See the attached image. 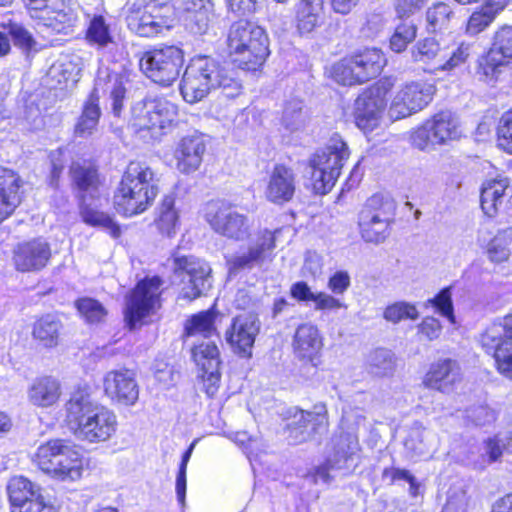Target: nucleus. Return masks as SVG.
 Wrapping results in <instances>:
<instances>
[{
	"label": "nucleus",
	"instance_id": "obj_20",
	"mask_svg": "<svg viewBox=\"0 0 512 512\" xmlns=\"http://www.w3.org/2000/svg\"><path fill=\"white\" fill-rule=\"evenodd\" d=\"M105 394L119 404L131 406L139 397L135 375L128 369L112 370L103 379Z\"/></svg>",
	"mask_w": 512,
	"mask_h": 512
},
{
	"label": "nucleus",
	"instance_id": "obj_21",
	"mask_svg": "<svg viewBox=\"0 0 512 512\" xmlns=\"http://www.w3.org/2000/svg\"><path fill=\"white\" fill-rule=\"evenodd\" d=\"M396 211L395 201L388 195L374 194L368 198L358 214V226L381 224L391 227Z\"/></svg>",
	"mask_w": 512,
	"mask_h": 512
},
{
	"label": "nucleus",
	"instance_id": "obj_46",
	"mask_svg": "<svg viewBox=\"0 0 512 512\" xmlns=\"http://www.w3.org/2000/svg\"><path fill=\"white\" fill-rule=\"evenodd\" d=\"M100 117V108L93 97L86 102L82 115L80 116L76 126L75 134L79 137L86 138L93 134L96 130Z\"/></svg>",
	"mask_w": 512,
	"mask_h": 512
},
{
	"label": "nucleus",
	"instance_id": "obj_50",
	"mask_svg": "<svg viewBox=\"0 0 512 512\" xmlns=\"http://www.w3.org/2000/svg\"><path fill=\"white\" fill-rule=\"evenodd\" d=\"M305 123L306 115L303 111L302 101L292 99L286 102L282 115V124L285 129L290 132H297L304 128Z\"/></svg>",
	"mask_w": 512,
	"mask_h": 512
},
{
	"label": "nucleus",
	"instance_id": "obj_15",
	"mask_svg": "<svg viewBox=\"0 0 512 512\" xmlns=\"http://www.w3.org/2000/svg\"><path fill=\"white\" fill-rule=\"evenodd\" d=\"M177 119V107L166 99H154L145 103L143 114L137 118L140 131L151 132V138L158 139L167 133Z\"/></svg>",
	"mask_w": 512,
	"mask_h": 512
},
{
	"label": "nucleus",
	"instance_id": "obj_31",
	"mask_svg": "<svg viewBox=\"0 0 512 512\" xmlns=\"http://www.w3.org/2000/svg\"><path fill=\"white\" fill-rule=\"evenodd\" d=\"M81 67L74 59L64 56L55 61L48 69L45 76V83L51 89L67 87L69 83L74 84L79 79Z\"/></svg>",
	"mask_w": 512,
	"mask_h": 512
},
{
	"label": "nucleus",
	"instance_id": "obj_58",
	"mask_svg": "<svg viewBox=\"0 0 512 512\" xmlns=\"http://www.w3.org/2000/svg\"><path fill=\"white\" fill-rule=\"evenodd\" d=\"M214 5H208L202 11L193 12L187 15L186 27L193 34H205L213 18Z\"/></svg>",
	"mask_w": 512,
	"mask_h": 512
},
{
	"label": "nucleus",
	"instance_id": "obj_45",
	"mask_svg": "<svg viewBox=\"0 0 512 512\" xmlns=\"http://www.w3.org/2000/svg\"><path fill=\"white\" fill-rule=\"evenodd\" d=\"M192 357L197 366L201 368V371H208L209 369L219 368V350L216 344L212 341L202 342L195 345L192 349Z\"/></svg>",
	"mask_w": 512,
	"mask_h": 512
},
{
	"label": "nucleus",
	"instance_id": "obj_55",
	"mask_svg": "<svg viewBox=\"0 0 512 512\" xmlns=\"http://www.w3.org/2000/svg\"><path fill=\"white\" fill-rule=\"evenodd\" d=\"M86 37L88 41L99 46H106L112 41L109 25L101 15H95L89 22Z\"/></svg>",
	"mask_w": 512,
	"mask_h": 512
},
{
	"label": "nucleus",
	"instance_id": "obj_28",
	"mask_svg": "<svg viewBox=\"0 0 512 512\" xmlns=\"http://www.w3.org/2000/svg\"><path fill=\"white\" fill-rule=\"evenodd\" d=\"M116 425L114 412L103 406L92 421L84 424L77 437L89 442L106 441L115 432Z\"/></svg>",
	"mask_w": 512,
	"mask_h": 512
},
{
	"label": "nucleus",
	"instance_id": "obj_24",
	"mask_svg": "<svg viewBox=\"0 0 512 512\" xmlns=\"http://www.w3.org/2000/svg\"><path fill=\"white\" fill-rule=\"evenodd\" d=\"M296 189V175L294 171L282 164L274 166L270 173L265 190L266 198L275 204L290 201Z\"/></svg>",
	"mask_w": 512,
	"mask_h": 512
},
{
	"label": "nucleus",
	"instance_id": "obj_4",
	"mask_svg": "<svg viewBox=\"0 0 512 512\" xmlns=\"http://www.w3.org/2000/svg\"><path fill=\"white\" fill-rule=\"evenodd\" d=\"M349 154L347 144L338 134H334L323 148L311 155L308 168L316 194L325 195L331 191Z\"/></svg>",
	"mask_w": 512,
	"mask_h": 512
},
{
	"label": "nucleus",
	"instance_id": "obj_5",
	"mask_svg": "<svg viewBox=\"0 0 512 512\" xmlns=\"http://www.w3.org/2000/svg\"><path fill=\"white\" fill-rule=\"evenodd\" d=\"M175 19V6L162 0H137L129 6L126 16L129 30L146 38L169 31Z\"/></svg>",
	"mask_w": 512,
	"mask_h": 512
},
{
	"label": "nucleus",
	"instance_id": "obj_51",
	"mask_svg": "<svg viewBox=\"0 0 512 512\" xmlns=\"http://www.w3.org/2000/svg\"><path fill=\"white\" fill-rule=\"evenodd\" d=\"M214 320L215 313L212 310L203 311L192 316L185 326L187 335L210 337L216 331Z\"/></svg>",
	"mask_w": 512,
	"mask_h": 512
},
{
	"label": "nucleus",
	"instance_id": "obj_61",
	"mask_svg": "<svg viewBox=\"0 0 512 512\" xmlns=\"http://www.w3.org/2000/svg\"><path fill=\"white\" fill-rule=\"evenodd\" d=\"M332 73L334 79L342 85L363 83L358 77V73L356 72V68H354V63L351 57L345 58L336 63L333 66Z\"/></svg>",
	"mask_w": 512,
	"mask_h": 512
},
{
	"label": "nucleus",
	"instance_id": "obj_25",
	"mask_svg": "<svg viewBox=\"0 0 512 512\" xmlns=\"http://www.w3.org/2000/svg\"><path fill=\"white\" fill-rule=\"evenodd\" d=\"M36 20L55 33L68 35L74 32L79 22V16L74 8L66 5L62 0H58Z\"/></svg>",
	"mask_w": 512,
	"mask_h": 512
},
{
	"label": "nucleus",
	"instance_id": "obj_12",
	"mask_svg": "<svg viewBox=\"0 0 512 512\" xmlns=\"http://www.w3.org/2000/svg\"><path fill=\"white\" fill-rule=\"evenodd\" d=\"M161 285L159 277L147 278L140 281L127 296L125 320L130 329L159 306Z\"/></svg>",
	"mask_w": 512,
	"mask_h": 512
},
{
	"label": "nucleus",
	"instance_id": "obj_39",
	"mask_svg": "<svg viewBox=\"0 0 512 512\" xmlns=\"http://www.w3.org/2000/svg\"><path fill=\"white\" fill-rule=\"evenodd\" d=\"M434 142L446 143L449 140L458 139L461 135L458 118L450 111H441L429 120Z\"/></svg>",
	"mask_w": 512,
	"mask_h": 512
},
{
	"label": "nucleus",
	"instance_id": "obj_54",
	"mask_svg": "<svg viewBox=\"0 0 512 512\" xmlns=\"http://www.w3.org/2000/svg\"><path fill=\"white\" fill-rule=\"evenodd\" d=\"M402 20L390 39V47L397 53L404 51L408 44L414 41L417 34V27L412 20Z\"/></svg>",
	"mask_w": 512,
	"mask_h": 512
},
{
	"label": "nucleus",
	"instance_id": "obj_47",
	"mask_svg": "<svg viewBox=\"0 0 512 512\" xmlns=\"http://www.w3.org/2000/svg\"><path fill=\"white\" fill-rule=\"evenodd\" d=\"M512 227L499 231L487 246L488 258L495 263L506 261L510 256Z\"/></svg>",
	"mask_w": 512,
	"mask_h": 512
},
{
	"label": "nucleus",
	"instance_id": "obj_34",
	"mask_svg": "<svg viewBox=\"0 0 512 512\" xmlns=\"http://www.w3.org/2000/svg\"><path fill=\"white\" fill-rule=\"evenodd\" d=\"M507 179H494L484 183L481 190V208L488 217H494L507 199Z\"/></svg>",
	"mask_w": 512,
	"mask_h": 512
},
{
	"label": "nucleus",
	"instance_id": "obj_40",
	"mask_svg": "<svg viewBox=\"0 0 512 512\" xmlns=\"http://www.w3.org/2000/svg\"><path fill=\"white\" fill-rule=\"evenodd\" d=\"M412 59L425 65H431L429 71L441 70L444 48L433 38L418 41L411 50Z\"/></svg>",
	"mask_w": 512,
	"mask_h": 512
},
{
	"label": "nucleus",
	"instance_id": "obj_53",
	"mask_svg": "<svg viewBox=\"0 0 512 512\" xmlns=\"http://www.w3.org/2000/svg\"><path fill=\"white\" fill-rule=\"evenodd\" d=\"M467 504V485L463 480H457L447 491V499L442 512H467Z\"/></svg>",
	"mask_w": 512,
	"mask_h": 512
},
{
	"label": "nucleus",
	"instance_id": "obj_30",
	"mask_svg": "<svg viewBox=\"0 0 512 512\" xmlns=\"http://www.w3.org/2000/svg\"><path fill=\"white\" fill-rule=\"evenodd\" d=\"M324 0H301L296 11V27L301 35L312 33L324 24Z\"/></svg>",
	"mask_w": 512,
	"mask_h": 512
},
{
	"label": "nucleus",
	"instance_id": "obj_16",
	"mask_svg": "<svg viewBox=\"0 0 512 512\" xmlns=\"http://www.w3.org/2000/svg\"><path fill=\"white\" fill-rule=\"evenodd\" d=\"M207 221L216 233L235 241L247 239L253 224L247 215L226 206L219 207L214 213H208Z\"/></svg>",
	"mask_w": 512,
	"mask_h": 512
},
{
	"label": "nucleus",
	"instance_id": "obj_29",
	"mask_svg": "<svg viewBox=\"0 0 512 512\" xmlns=\"http://www.w3.org/2000/svg\"><path fill=\"white\" fill-rule=\"evenodd\" d=\"M61 395L60 382L51 376L36 378L27 390V399L33 406L48 408L59 400Z\"/></svg>",
	"mask_w": 512,
	"mask_h": 512
},
{
	"label": "nucleus",
	"instance_id": "obj_1",
	"mask_svg": "<svg viewBox=\"0 0 512 512\" xmlns=\"http://www.w3.org/2000/svg\"><path fill=\"white\" fill-rule=\"evenodd\" d=\"M221 89L227 98L241 93L242 85L233 72L223 67L209 56L192 58L183 73L180 92L188 103H196L205 98L212 90Z\"/></svg>",
	"mask_w": 512,
	"mask_h": 512
},
{
	"label": "nucleus",
	"instance_id": "obj_64",
	"mask_svg": "<svg viewBox=\"0 0 512 512\" xmlns=\"http://www.w3.org/2000/svg\"><path fill=\"white\" fill-rule=\"evenodd\" d=\"M11 512H57L54 505L46 499L41 491L29 500L20 503L19 506L11 509Z\"/></svg>",
	"mask_w": 512,
	"mask_h": 512
},
{
	"label": "nucleus",
	"instance_id": "obj_49",
	"mask_svg": "<svg viewBox=\"0 0 512 512\" xmlns=\"http://www.w3.org/2000/svg\"><path fill=\"white\" fill-rule=\"evenodd\" d=\"M507 63L502 56H498L492 51L479 58L476 73L480 80L491 83L497 80L501 73V67Z\"/></svg>",
	"mask_w": 512,
	"mask_h": 512
},
{
	"label": "nucleus",
	"instance_id": "obj_59",
	"mask_svg": "<svg viewBox=\"0 0 512 512\" xmlns=\"http://www.w3.org/2000/svg\"><path fill=\"white\" fill-rule=\"evenodd\" d=\"M490 51L503 58H512V27L503 26L494 35Z\"/></svg>",
	"mask_w": 512,
	"mask_h": 512
},
{
	"label": "nucleus",
	"instance_id": "obj_27",
	"mask_svg": "<svg viewBox=\"0 0 512 512\" xmlns=\"http://www.w3.org/2000/svg\"><path fill=\"white\" fill-rule=\"evenodd\" d=\"M20 178L12 170L0 167V223L21 203Z\"/></svg>",
	"mask_w": 512,
	"mask_h": 512
},
{
	"label": "nucleus",
	"instance_id": "obj_60",
	"mask_svg": "<svg viewBox=\"0 0 512 512\" xmlns=\"http://www.w3.org/2000/svg\"><path fill=\"white\" fill-rule=\"evenodd\" d=\"M383 315L387 321L398 323L405 319H417L419 317V312L413 304L407 302H396L388 306Z\"/></svg>",
	"mask_w": 512,
	"mask_h": 512
},
{
	"label": "nucleus",
	"instance_id": "obj_36",
	"mask_svg": "<svg viewBox=\"0 0 512 512\" xmlns=\"http://www.w3.org/2000/svg\"><path fill=\"white\" fill-rule=\"evenodd\" d=\"M73 183L78 189L82 202L86 196L95 198L98 193L99 177L96 168L75 162L70 168Z\"/></svg>",
	"mask_w": 512,
	"mask_h": 512
},
{
	"label": "nucleus",
	"instance_id": "obj_6",
	"mask_svg": "<svg viewBox=\"0 0 512 512\" xmlns=\"http://www.w3.org/2000/svg\"><path fill=\"white\" fill-rule=\"evenodd\" d=\"M173 281L182 284L180 298L192 301L211 288L212 269L205 261L176 252L172 256Z\"/></svg>",
	"mask_w": 512,
	"mask_h": 512
},
{
	"label": "nucleus",
	"instance_id": "obj_43",
	"mask_svg": "<svg viewBox=\"0 0 512 512\" xmlns=\"http://www.w3.org/2000/svg\"><path fill=\"white\" fill-rule=\"evenodd\" d=\"M40 491L41 489L37 485L33 484L29 479L23 476L12 477L7 485L11 509L19 506L20 503L29 500Z\"/></svg>",
	"mask_w": 512,
	"mask_h": 512
},
{
	"label": "nucleus",
	"instance_id": "obj_52",
	"mask_svg": "<svg viewBox=\"0 0 512 512\" xmlns=\"http://www.w3.org/2000/svg\"><path fill=\"white\" fill-rule=\"evenodd\" d=\"M160 232L168 237L175 234L178 224V214L174 208V198L166 196L159 208V216L156 221Z\"/></svg>",
	"mask_w": 512,
	"mask_h": 512
},
{
	"label": "nucleus",
	"instance_id": "obj_11",
	"mask_svg": "<svg viewBox=\"0 0 512 512\" xmlns=\"http://www.w3.org/2000/svg\"><path fill=\"white\" fill-rule=\"evenodd\" d=\"M279 230H260L248 247L226 258V264L230 275H236L242 270H251L261 267L266 261L272 260V254L276 247V233Z\"/></svg>",
	"mask_w": 512,
	"mask_h": 512
},
{
	"label": "nucleus",
	"instance_id": "obj_44",
	"mask_svg": "<svg viewBox=\"0 0 512 512\" xmlns=\"http://www.w3.org/2000/svg\"><path fill=\"white\" fill-rule=\"evenodd\" d=\"M453 17L454 11L449 4L444 2L434 3L426 11L428 30L438 32L447 29Z\"/></svg>",
	"mask_w": 512,
	"mask_h": 512
},
{
	"label": "nucleus",
	"instance_id": "obj_19",
	"mask_svg": "<svg viewBox=\"0 0 512 512\" xmlns=\"http://www.w3.org/2000/svg\"><path fill=\"white\" fill-rule=\"evenodd\" d=\"M260 323L253 314L236 316L226 332V340L234 352L241 357H251L255 337L259 333Z\"/></svg>",
	"mask_w": 512,
	"mask_h": 512
},
{
	"label": "nucleus",
	"instance_id": "obj_42",
	"mask_svg": "<svg viewBox=\"0 0 512 512\" xmlns=\"http://www.w3.org/2000/svg\"><path fill=\"white\" fill-rule=\"evenodd\" d=\"M366 365L370 374L376 377H388L395 371L396 359L392 351L378 348L369 353Z\"/></svg>",
	"mask_w": 512,
	"mask_h": 512
},
{
	"label": "nucleus",
	"instance_id": "obj_32",
	"mask_svg": "<svg viewBox=\"0 0 512 512\" xmlns=\"http://www.w3.org/2000/svg\"><path fill=\"white\" fill-rule=\"evenodd\" d=\"M366 417L359 408L343 410L338 432L335 437L339 448H351L358 444V429L365 423Z\"/></svg>",
	"mask_w": 512,
	"mask_h": 512
},
{
	"label": "nucleus",
	"instance_id": "obj_33",
	"mask_svg": "<svg viewBox=\"0 0 512 512\" xmlns=\"http://www.w3.org/2000/svg\"><path fill=\"white\" fill-rule=\"evenodd\" d=\"M351 59L362 82L378 76L386 64L382 51L377 48H367L351 56Z\"/></svg>",
	"mask_w": 512,
	"mask_h": 512
},
{
	"label": "nucleus",
	"instance_id": "obj_9",
	"mask_svg": "<svg viewBox=\"0 0 512 512\" xmlns=\"http://www.w3.org/2000/svg\"><path fill=\"white\" fill-rule=\"evenodd\" d=\"M285 435L290 445H301L328 427L326 405L318 403L311 411L297 407L289 409L286 417Z\"/></svg>",
	"mask_w": 512,
	"mask_h": 512
},
{
	"label": "nucleus",
	"instance_id": "obj_48",
	"mask_svg": "<svg viewBox=\"0 0 512 512\" xmlns=\"http://www.w3.org/2000/svg\"><path fill=\"white\" fill-rule=\"evenodd\" d=\"M80 214L82 217V220L94 227H101L106 229L112 237L117 238L120 236V228L119 226L114 222V220L106 213L100 212L98 210H95L88 205L85 204V202L81 203L80 206Z\"/></svg>",
	"mask_w": 512,
	"mask_h": 512
},
{
	"label": "nucleus",
	"instance_id": "obj_62",
	"mask_svg": "<svg viewBox=\"0 0 512 512\" xmlns=\"http://www.w3.org/2000/svg\"><path fill=\"white\" fill-rule=\"evenodd\" d=\"M471 44L461 43L456 49L448 53L444 49V57L441 62V71H450L464 64L471 55Z\"/></svg>",
	"mask_w": 512,
	"mask_h": 512
},
{
	"label": "nucleus",
	"instance_id": "obj_38",
	"mask_svg": "<svg viewBox=\"0 0 512 512\" xmlns=\"http://www.w3.org/2000/svg\"><path fill=\"white\" fill-rule=\"evenodd\" d=\"M348 461L346 450H334L333 455L329 456L324 463L313 467L307 473L306 480L315 485H328L332 479L331 472L348 469Z\"/></svg>",
	"mask_w": 512,
	"mask_h": 512
},
{
	"label": "nucleus",
	"instance_id": "obj_14",
	"mask_svg": "<svg viewBox=\"0 0 512 512\" xmlns=\"http://www.w3.org/2000/svg\"><path fill=\"white\" fill-rule=\"evenodd\" d=\"M433 91V86L424 82L406 83L392 100L390 117L402 119L422 110L432 100Z\"/></svg>",
	"mask_w": 512,
	"mask_h": 512
},
{
	"label": "nucleus",
	"instance_id": "obj_10",
	"mask_svg": "<svg viewBox=\"0 0 512 512\" xmlns=\"http://www.w3.org/2000/svg\"><path fill=\"white\" fill-rule=\"evenodd\" d=\"M32 460L43 472L61 480L79 479L85 467L78 450H37Z\"/></svg>",
	"mask_w": 512,
	"mask_h": 512
},
{
	"label": "nucleus",
	"instance_id": "obj_22",
	"mask_svg": "<svg viewBox=\"0 0 512 512\" xmlns=\"http://www.w3.org/2000/svg\"><path fill=\"white\" fill-rule=\"evenodd\" d=\"M461 369L452 359H443L433 363L426 373L423 384L427 388L442 393H451L461 381Z\"/></svg>",
	"mask_w": 512,
	"mask_h": 512
},
{
	"label": "nucleus",
	"instance_id": "obj_3",
	"mask_svg": "<svg viewBox=\"0 0 512 512\" xmlns=\"http://www.w3.org/2000/svg\"><path fill=\"white\" fill-rule=\"evenodd\" d=\"M227 49L233 63L239 68L255 71L270 54L268 35L253 22L237 21L228 31Z\"/></svg>",
	"mask_w": 512,
	"mask_h": 512
},
{
	"label": "nucleus",
	"instance_id": "obj_13",
	"mask_svg": "<svg viewBox=\"0 0 512 512\" xmlns=\"http://www.w3.org/2000/svg\"><path fill=\"white\" fill-rule=\"evenodd\" d=\"M390 88L391 84L388 81H380L357 97L354 115L360 129L371 131L378 125L387 104L386 94Z\"/></svg>",
	"mask_w": 512,
	"mask_h": 512
},
{
	"label": "nucleus",
	"instance_id": "obj_56",
	"mask_svg": "<svg viewBox=\"0 0 512 512\" xmlns=\"http://www.w3.org/2000/svg\"><path fill=\"white\" fill-rule=\"evenodd\" d=\"M383 478L390 483H407L409 485V494L411 497L420 495L421 485L417 479L406 469L398 467L386 468L383 471Z\"/></svg>",
	"mask_w": 512,
	"mask_h": 512
},
{
	"label": "nucleus",
	"instance_id": "obj_37",
	"mask_svg": "<svg viewBox=\"0 0 512 512\" xmlns=\"http://www.w3.org/2000/svg\"><path fill=\"white\" fill-rule=\"evenodd\" d=\"M293 348L298 358H312L321 348L317 327L312 324L300 325L294 335Z\"/></svg>",
	"mask_w": 512,
	"mask_h": 512
},
{
	"label": "nucleus",
	"instance_id": "obj_23",
	"mask_svg": "<svg viewBox=\"0 0 512 512\" xmlns=\"http://www.w3.org/2000/svg\"><path fill=\"white\" fill-rule=\"evenodd\" d=\"M102 407V405L94 402L84 390H77L71 395L66 403V418L77 436L84 424L92 421Z\"/></svg>",
	"mask_w": 512,
	"mask_h": 512
},
{
	"label": "nucleus",
	"instance_id": "obj_41",
	"mask_svg": "<svg viewBox=\"0 0 512 512\" xmlns=\"http://www.w3.org/2000/svg\"><path fill=\"white\" fill-rule=\"evenodd\" d=\"M503 8L500 2L493 0L486 1L480 10L475 11L470 16L466 26L467 34L475 36L484 31Z\"/></svg>",
	"mask_w": 512,
	"mask_h": 512
},
{
	"label": "nucleus",
	"instance_id": "obj_26",
	"mask_svg": "<svg viewBox=\"0 0 512 512\" xmlns=\"http://www.w3.org/2000/svg\"><path fill=\"white\" fill-rule=\"evenodd\" d=\"M206 151V144L199 134H192L183 137L175 150L177 169L185 174L196 171L203 160Z\"/></svg>",
	"mask_w": 512,
	"mask_h": 512
},
{
	"label": "nucleus",
	"instance_id": "obj_8",
	"mask_svg": "<svg viewBox=\"0 0 512 512\" xmlns=\"http://www.w3.org/2000/svg\"><path fill=\"white\" fill-rule=\"evenodd\" d=\"M479 341L482 348L493 355L497 371L512 379V314L490 324Z\"/></svg>",
	"mask_w": 512,
	"mask_h": 512
},
{
	"label": "nucleus",
	"instance_id": "obj_18",
	"mask_svg": "<svg viewBox=\"0 0 512 512\" xmlns=\"http://www.w3.org/2000/svg\"><path fill=\"white\" fill-rule=\"evenodd\" d=\"M50 258V245L43 238H35L19 243L13 252L15 268L20 272L40 271L47 265Z\"/></svg>",
	"mask_w": 512,
	"mask_h": 512
},
{
	"label": "nucleus",
	"instance_id": "obj_35",
	"mask_svg": "<svg viewBox=\"0 0 512 512\" xmlns=\"http://www.w3.org/2000/svg\"><path fill=\"white\" fill-rule=\"evenodd\" d=\"M63 330L61 320L52 314H47L33 324L32 336L45 348H54L59 344Z\"/></svg>",
	"mask_w": 512,
	"mask_h": 512
},
{
	"label": "nucleus",
	"instance_id": "obj_57",
	"mask_svg": "<svg viewBox=\"0 0 512 512\" xmlns=\"http://www.w3.org/2000/svg\"><path fill=\"white\" fill-rule=\"evenodd\" d=\"M76 307L85 320L91 324L101 322L107 313L103 305L92 298L79 299L76 302Z\"/></svg>",
	"mask_w": 512,
	"mask_h": 512
},
{
	"label": "nucleus",
	"instance_id": "obj_2",
	"mask_svg": "<svg viewBox=\"0 0 512 512\" xmlns=\"http://www.w3.org/2000/svg\"><path fill=\"white\" fill-rule=\"evenodd\" d=\"M158 181L146 163L130 162L113 197L117 212L126 217L144 212L158 194Z\"/></svg>",
	"mask_w": 512,
	"mask_h": 512
},
{
	"label": "nucleus",
	"instance_id": "obj_7",
	"mask_svg": "<svg viewBox=\"0 0 512 512\" xmlns=\"http://www.w3.org/2000/svg\"><path fill=\"white\" fill-rule=\"evenodd\" d=\"M183 63V51L176 46L146 51L139 60L141 71L154 83L164 87L178 79Z\"/></svg>",
	"mask_w": 512,
	"mask_h": 512
},
{
	"label": "nucleus",
	"instance_id": "obj_63",
	"mask_svg": "<svg viewBox=\"0 0 512 512\" xmlns=\"http://www.w3.org/2000/svg\"><path fill=\"white\" fill-rule=\"evenodd\" d=\"M497 136L498 146L512 154V109L505 112L500 118Z\"/></svg>",
	"mask_w": 512,
	"mask_h": 512
},
{
	"label": "nucleus",
	"instance_id": "obj_17",
	"mask_svg": "<svg viewBox=\"0 0 512 512\" xmlns=\"http://www.w3.org/2000/svg\"><path fill=\"white\" fill-rule=\"evenodd\" d=\"M129 82V73L122 69L121 71H112L107 67L98 70L97 78L93 92L90 97L98 102V94H109L112 101V111L115 116H119L123 109V101L126 95V84Z\"/></svg>",
	"mask_w": 512,
	"mask_h": 512
}]
</instances>
